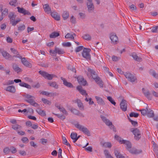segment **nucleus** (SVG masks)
Masks as SVG:
<instances>
[{"instance_id": "nucleus-51", "label": "nucleus", "mask_w": 158, "mask_h": 158, "mask_svg": "<svg viewBox=\"0 0 158 158\" xmlns=\"http://www.w3.org/2000/svg\"><path fill=\"white\" fill-rule=\"evenodd\" d=\"M21 21V19H18L16 20H14L12 22H11V23L12 24V26H15L17 23H18L19 22Z\"/></svg>"}, {"instance_id": "nucleus-1", "label": "nucleus", "mask_w": 158, "mask_h": 158, "mask_svg": "<svg viewBox=\"0 0 158 158\" xmlns=\"http://www.w3.org/2000/svg\"><path fill=\"white\" fill-rule=\"evenodd\" d=\"M23 96L26 98L25 99V101L35 107H39V105L35 102L34 101L35 97L34 96L28 94H26Z\"/></svg>"}, {"instance_id": "nucleus-40", "label": "nucleus", "mask_w": 158, "mask_h": 158, "mask_svg": "<svg viewBox=\"0 0 158 158\" xmlns=\"http://www.w3.org/2000/svg\"><path fill=\"white\" fill-rule=\"evenodd\" d=\"M83 39L87 40H91L90 35L88 34H85L82 36Z\"/></svg>"}, {"instance_id": "nucleus-56", "label": "nucleus", "mask_w": 158, "mask_h": 158, "mask_svg": "<svg viewBox=\"0 0 158 158\" xmlns=\"http://www.w3.org/2000/svg\"><path fill=\"white\" fill-rule=\"evenodd\" d=\"M77 136V134L76 133L72 132L71 134V138L72 139H76Z\"/></svg>"}, {"instance_id": "nucleus-34", "label": "nucleus", "mask_w": 158, "mask_h": 158, "mask_svg": "<svg viewBox=\"0 0 158 158\" xmlns=\"http://www.w3.org/2000/svg\"><path fill=\"white\" fill-rule=\"evenodd\" d=\"M62 139L63 140V143L65 145L69 146V147L70 148L71 147V145L69 143H68L66 137L65 136L62 135Z\"/></svg>"}, {"instance_id": "nucleus-4", "label": "nucleus", "mask_w": 158, "mask_h": 158, "mask_svg": "<svg viewBox=\"0 0 158 158\" xmlns=\"http://www.w3.org/2000/svg\"><path fill=\"white\" fill-rule=\"evenodd\" d=\"M75 126L77 128L83 132L86 135L88 136H90V135L89 131L86 127L78 123L75 124Z\"/></svg>"}, {"instance_id": "nucleus-59", "label": "nucleus", "mask_w": 158, "mask_h": 158, "mask_svg": "<svg viewBox=\"0 0 158 158\" xmlns=\"http://www.w3.org/2000/svg\"><path fill=\"white\" fill-rule=\"evenodd\" d=\"M10 149L8 147L5 148L3 149V152L6 154H8L10 152Z\"/></svg>"}, {"instance_id": "nucleus-30", "label": "nucleus", "mask_w": 158, "mask_h": 158, "mask_svg": "<svg viewBox=\"0 0 158 158\" xmlns=\"http://www.w3.org/2000/svg\"><path fill=\"white\" fill-rule=\"evenodd\" d=\"M36 111L41 116H44L46 115L45 112L40 108H38Z\"/></svg>"}, {"instance_id": "nucleus-33", "label": "nucleus", "mask_w": 158, "mask_h": 158, "mask_svg": "<svg viewBox=\"0 0 158 158\" xmlns=\"http://www.w3.org/2000/svg\"><path fill=\"white\" fill-rule=\"evenodd\" d=\"M19 85L21 86L25 87L28 89H31V87L30 85L23 82L21 83H19Z\"/></svg>"}, {"instance_id": "nucleus-50", "label": "nucleus", "mask_w": 158, "mask_h": 158, "mask_svg": "<svg viewBox=\"0 0 158 158\" xmlns=\"http://www.w3.org/2000/svg\"><path fill=\"white\" fill-rule=\"evenodd\" d=\"M153 144L154 147V151L157 154V156H158V146L154 142H153Z\"/></svg>"}, {"instance_id": "nucleus-53", "label": "nucleus", "mask_w": 158, "mask_h": 158, "mask_svg": "<svg viewBox=\"0 0 158 158\" xmlns=\"http://www.w3.org/2000/svg\"><path fill=\"white\" fill-rule=\"evenodd\" d=\"M129 115L131 117H134L135 118H137L139 116V114L134 112H131L130 114Z\"/></svg>"}, {"instance_id": "nucleus-29", "label": "nucleus", "mask_w": 158, "mask_h": 158, "mask_svg": "<svg viewBox=\"0 0 158 158\" xmlns=\"http://www.w3.org/2000/svg\"><path fill=\"white\" fill-rule=\"evenodd\" d=\"M41 94L44 95H46L47 96H50H50H56V93H49L48 92L43 91H42Z\"/></svg>"}, {"instance_id": "nucleus-58", "label": "nucleus", "mask_w": 158, "mask_h": 158, "mask_svg": "<svg viewBox=\"0 0 158 158\" xmlns=\"http://www.w3.org/2000/svg\"><path fill=\"white\" fill-rule=\"evenodd\" d=\"M83 49H84V47L83 46H80L76 48L75 49V52H79L81 51Z\"/></svg>"}, {"instance_id": "nucleus-63", "label": "nucleus", "mask_w": 158, "mask_h": 158, "mask_svg": "<svg viewBox=\"0 0 158 158\" xmlns=\"http://www.w3.org/2000/svg\"><path fill=\"white\" fill-rule=\"evenodd\" d=\"M42 144L43 145H45L47 142L48 140L46 139H40Z\"/></svg>"}, {"instance_id": "nucleus-42", "label": "nucleus", "mask_w": 158, "mask_h": 158, "mask_svg": "<svg viewBox=\"0 0 158 158\" xmlns=\"http://www.w3.org/2000/svg\"><path fill=\"white\" fill-rule=\"evenodd\" d=\"M102 146L105 148H110L111 147L112 145L110 143L107 142L103 143Z\"/></svg>"}, {"instance_id": "nucleus-43", "label": "nucleus", "mask_w": 158, "mask_h": 158, "mask_svg": "<svg viewBox=\"0 0 158 158\" xmlns=\"http://www.w3.org/2000/svg\"><path fill=\"white\" fill-rule=\"evenodd\" d=\"M10 50L11 51V52H13L14 54L16 55L15 56H21L20 55L19 52L17 51V50L15 49L11 48H10Z\"/></svg>"}, {"instance_id": "nucleus-32", "label": "nucleus", "mask_w": 158, "mask_h": 158, "mask_svg": "<svg viewBox=\"0 0 158 158\" xmlns=\"http://www.w3.org/2000/svg\"><path fill=\"white\" fill-rule=\"evenodd\" d=\"M48 84L50 86L55 89H57L58 88V85L56 83L55 81L49 82L48 83Z\"/></svg>"}, {"instance_id": "nucleus-21", "label": "nucleus", "mask_w": 158, "mask_h": 158, "mask_svg": "<svg viewBox=\"0 0 158 158\" xmlns=\"http://www.w3.org/2000/svg\"><path fill=\"white\" fill-rule=\"evenodd\" d=\"M13 69L17 73L22 71V69L19 67L18 65L15 63H13L12 64Z\"/></svg>"}, {"instance_id": "nucleus-41", "label": "nucleus", "mask_w": 158, "mask_h": 158, "mask_svg": "<svg viewBox=\"0 0 158 158\" xmlns=\"http://www.w3.org/2000/svg\"><path fill=\"white\" fill-rule=\"evenodd\" d=\"M147 115L149 118H152L154 116L153 111L151 110L150 111H148Z\"/></svg>"}, {"instance_id": "nucleus-22", "label": "nucleus", "mask_w": 158, "mask_h": 158, "mask_svg": "<svg viewBox=\"0 0 158 158\" xmlns=\"http://www.w3.org/2000/svg\"><path fill=\"white\" fill-rule=\"evenodd\" d=\"M77 89L82 95H85L86 96H88V94L86 93V91L85 90L82 89L81 86L80 85L78 86L77 87Z\"/></svg>"}, {"instance_id": "nucleus-15", "label": "nucleus", "mask_w": 158, "mask_h": 158, "mask_svg": "<svg viewBox=\"0 0 158 158\" xmlns=\"http://www.w3.org/2000/svg\"><path fill=\"white\" fill-rule=\"evenodd\" d=\"M121 142V144H124L127 145V148L129 151L131 149V144L129 141L122 139Z\"/></svg>"}, {"instance_id": "nucleus-27", "label": "nucleus", "mask_w": 158, "mask_h": 158, "mask_svg": "<svg viewBox=\"0 0 158 158\" xmlns=\"http://www.w3.org/2000/svg\"><path fill=\"white\" fill-rule=\"evenodd\" d=\"M129 151L131 153L135 154H138L141 153L142 152V150H137L135 148H131Z\"/></svg>"}, {"instance_id": "nucleus-16", "label": "nucleus", "mask_w": 158, "mask_h": 158, "mask_svg": "<svg viewBox=\"0 0 158 158\" xmlns=\"http://www.w3.org/2000/svg\"><path fill=\"white\" fill-rule=\"evenodd\" d=\"M61 79L63 81V84L65 86L70 88L73 87L72 84L70 82H68L65 78H63V77H61Z\"/></svg>"}, {"instance_id": "nucleus-62", "label": "nucleus", "mask_w": 158, "mask_h": 158, "mask_svg": "<svg viewBox=\"0 0 158 158\" xmlns=\"http://www.w3.org/2000/svg\"><path fill=\"white\" fill-rule=\"evenodd\" d=\"M17 2V0H12L9 4L11 6H15V4Z\"/></svg>"}, {"instance_id": "nucleus-64", "label": "nucleus", "mask_w": 158, "mask_h": 158, "mask_svg": "<svg viewBox=\"0 0 158 158\" xmlns=\"http://www.w3.org/2000/svg\"><path fill=\"white\" fill-rule=\"evenodd\" d=\"M70 21L72 23L74 24L76 22V18L73 16H72L71 17Z\"/></svg>"}, {"instance_id": "nucleus-23", "label": "nucleus", "mask_w": 158, "mask_h": 158, "mask_svg": "<svg viewBox=\"0 0 158 158\" xmlns=\"http://www.w3.org/2000/svg\"><path fill=\"white\" fill-rule=\"evenodd\" d=\"M16 17V15L13 12H10L8 15V17L10 19V23H11L14 20Z\"/></svg>"}, {"instance_id": "nucleus-26", "label": "nucleus", "mask_w": 158, "mask_h": 158, "mask_svg": "<svg viewBox=\"0 0 158 158\" xmlns=\"http://www.w3.org/2000/svg\"><path fill=\"white\" fill-rule=\"evenodd\" d=\"M87 5L88 8V12H91L92 10H94V6L92 2H87Z\"/></svg>"}, {"instance_id": "nucleus-36", "label": "nucleus", "mask_w": 158, "mask_h": 158, "mask_svg": "<svg viewBox=\"0 0 158 158\" xmlns=\"http://www.w3.org/2000/svg\"><path fill=\"white\" fill-rule=\"evenodd\" d=\"M43 7L45 12L49 13L51 11V9L48 4H45Z\"/></svg>"}, {"instance_id": "nucleus-3", "label": "nucleus", "mask_w": 158, "mask_h": 158, "mask_svg": "<svg viewBox=\"0 0 158 158\" xmlns=\"http://www.w3.org/2000/svg\"><path fill=\"white\" fill-rule=\"evenodd\" d=\"M101 117L102 120L106 123V125L109 126L110 128L113 129L114 132H116V130L114 126L112 124V122L104 116H101Z\"/></svg>"}, {"instance_id": "nucleus-13", "label": "nucleus", "mask_w": 158, "mask_h": 158, "mask_svg": "<svg viewBox=\"0 0 158 158\" xmlns=\"http://www.w3.org/2000/svg\"><path fill=\"white\" fill-rule=\"evenodd\" d=\"M21 59V62L22 64L25 66L28 67L29 68H31L32 67L31 64L27 60H26L25 58H22V57L21 58H19Z\"/></svg>"}, {"instance_id": "nucleus-18", "label": "nucleus", "mask_w": 158, "mask_h": 158, "mask_svg": "<svg viewBox=\"0 0 158 158\" xmlns=\"http://www.w3.org/2000/svg\"><path fill=\"white\" fill-rule=\"evenodd\" d=\"M110 38L114 43H116L118 40V37L115 34L111 33L110 35Z\"/></svg>"}, {"instance_id": "nucleus-14", "label": "nucleus", "mask_w": 158, "mask_h": 158, "mask_svg": "<svg viewBox=\"0 0 158 158\" xmlns=\"http://www.w3.org/2000/svg\"><path fill=\"white\" fill-rule=\"evenodd\" d=\"M77 80L80 84H82L83 85H85L87 83L86 81L84 80L83 77L81 76H78L77 77Z\"/></svg>"}, {"instance_id": "nucleus-28", "label": "nucleus", "mask_w": 158, "mask_h": 158, "mask_svg": "<svg viewBox=\"0 0 158 158\" xmlns=\"http://www.w3.org/2000/svg\"><path fill=\"white\" fill-rule=\"evenodd\" d=\"M95 98L98 104L101 105H104L105 104V102L102 98L97 96H95Z\"/></svg>"}, {"instance_id": "nucleus-25", "label": "nucleus", "mask_w": 158, "mask_h": 158, "mask_svg": "<svg viewBox=\"0 0 158 158\" xmlns=\"http://www.w3.org/2000/svg\"><path fill=\"white\" fill-rule=\"evenodd\" d=\"M51 16L55 20L59 21L60 19V17L58 14L55 12H52L51 13Z\"/></svg>"}, {"instance_id": "nucleus-24", "label": "nucleus", "mask_w": 158, "mask_h": 158, "mask_svg": "<svg viewBox=\"0 0 158 158\" xmlns=\"http://www.w3.org/2000/svg\"><path fill=\"white\" fill-rule=\"evenodd\" d=\"M5 90L7 91L14 93L15 92V89L14 86L13 85L9 86L7 87Z\"/></svg>"}, {"instance_id": "nucleus-48", "label": "nucleus", "mask_w": 158, "mask_h": 158, "mask_svg": "<svg viewBox=\"0 0 158 158\" xmlns=\"http://www.w3.org/2000/svg\"><path fill=\"white\" fill-rule=\"evenodd\" d=\"M98 81H96V82L97 84H98L100 87L102 88L103 85V84L102 81L101 80L100 78H99V79H98Z\"/></svg>"}, {"instance_id": "nucleus-45", "label": "nucleus", "mask_w": 158, "mask_h": 158, "mask_svg": "<svg viewBox=\"0 0 158 158\" xmlns=\"http://www.w3.org/2000/svg\"><path fill=\"white\" fill-rule=\"evenodd\" d=\"M65 38L66 39L70 38L72 40H74V38L73 36V35L69 33H68L65 36Z\"/></svg>"}, {"instance_id": "nucleus-60", "label": "nucleus", "mask_w": 158, "mask_h": 158, "mask_svg": "<svg viewBox=\"0 0 158 158\" xmlns=\"http://www.w3.org/2000/svg\"><path fill=\"white\" fill-rule=\"evenodd\" d=\"M62 45L64 47H70L71 46V44L69 42H64L62 43Z\"/></svg>"}, {"instance_id": "nucleus-19", "label": "nucleus", "mask_w": 158, "mask_h": 158, "mask_svg": "<svg viewBox=\"0 0 158 158\" xmlns=\"http://www.w3.org/2000/svg\"><path fill=\"white\" fill-rule=\"evenodd\" d=\"M130 56H132L134 59L137 61L140 62L142 61V58L138 56L137 54L135 52L132 53Z\"/></svg>"}, {"instance_id": "nucleus-61", "label": "nucleus", "mask_w": 158, "mask_h": 158, "mask_svg": "<svg viewBox=\"0 0 158 158\" xmlns=\"http://www.w3.org/2000/svg\"><path fill=\"white\" fill-rule=\"evenodd\" d=\"M21 140L22 141V142L25 143H27L28 141L29 140L28 139L27 137H23L21 139Z\"/></svg>"}, {"instance_id": "nucleus-57", "label": "nucleus", "mask_w": 158, "mask_h": 158, "mask_svg": "<svg viewBox=\"0 0 158 158\" xmlns=\"http://www.w3.org/2000/svg\"><path fill=\"white\" fill-rule=\"evenodd\" d=\"M104 153L106 158H107V157L108 158L110 157V156H111V155L110 154L109 151L107 150H105L104 151Z\"/></svg>"}, {"instance_id": "nucleus-20", "label": "nucleus", "mask_w": 158, "mask_h": 158, "mask_svg": "<svg viewBox=\"0 0 158 158\" xmlns=\"http://www.w3.org/2000/svg\"><path fill=\"white\" fill-rule=\"evenodd\" d=\"M142 91L143 94L148 99L150 100H151L152 97L148 90H146L144 88H143Z\"/></svg>"}, {"instance_id": "nucleus-39", "label": "nucleus", "mask_w": 158, "mask_h": 158, "mask_svg": "<svg viewBox=\"0 0 158 158\" xmlns=\"http://www.w3.org/2000/svg\"><path fill=\"white\" fill-rule=\"evenodd\" d=\"M148 106L147 105V106L146 107V110L143 109L141 110H140V111H141V114L143 116H145L147 114V113L148 111Z\"/></svg>"}, {"instance_id": "nucleus-17", "label": "nucleus", "mask_w": 158, "mask_h": 158, "mask_svg": "<svg viewBox=\"0 0 158 158\" xmlns=\"http://www.w3.org/2000/svg\"><path fill=\"white\" fill-rule=\"evenodd\" d=\"M114 153L117 158H125L124 156L120 153L118 149L117 148L114 149Z\"/></svg>"}, {"instance_id": "nucleus-11", "label": "nucleus", "mask_w": 158, "mask_h": 158, "mask_svg": "<svg viewBox=\"0 0 158 158\" xmlns=\"http://www.w3.org/2000/svg\"><path fill=\"white\" fill-rule=\"evenodd\" d=\"M120 108L123 111H125L127 110V104L126 100L123 99L120 104Z\"/></svg>"}, {"instance_id": "nucleus-38", "label": "nucleus", "mask_w": 158, "mask_h": 158, "mask_svg": "<svg viewBox=\"0 0 158 158\" xmlns=\"http://www.w3.org/2000/svg\"><path fill=\"white\" fill-rule=\"evenodd\" d=\"M55 51H56V53H58L59 54H63L64 52V51L62 49H60L56 47H55Z\"/></svg>"}, {"instance_id": "nucleus-35", "label": "nucleus", "mask_w": 158, "mask_h": 158, "mask_svg": "<svg viewBox=\"0 0 158 158\" xmlns=\"http://www.w3.org/2000/svg\"><path fill=\"white\" fill-rule=\"evenodd\" d=\"M60 34L59 32H54L51 33L50 35V37L51 38H55L58 36Z\"/></svg>"}, {"instance_id": "nucleus-55", "label": "nucleus", "mask_w": 158, "mask_h": 158, "mask_svg": "<svg viewBox=\"0 0 158 158\" xmlns=\"http://www.w3.org/2000/svg\"><path fill=\"white\" fill-rule=\"evenodd\" d=\"M151 73L153 77L158 79V74L156 73L154 71H152L151 72Z\"/></svg>"}, {"instance_id": "nucleus-46", "label": "nucleus", "mask_w": 158, "mask_h": 158, "mask_svg": "<svg viewBox=\"0 0 158 158\" xmlns=\"http://www.w3.org/2000/svg\"><path fill=\"white\" fill-rule=\"evenodd\" d=\"M107 99L111 103L115 106L116 105V102L114 99H113L110 96L107 97Z\"/></svg>"}, {"instance_id": "nucleus-47", "label": "nucleus", "mask_w": 158, "mask_h": 158, "mask_svg": "<svg viewBox=\"0 0 158 158\" xmlns=\"http://www.w3.org/2000/svg\"><path fill=\"white\" fill-rule=\"evenodd\" d=\"M151 31L153 33L158 32V26L152 27H151Z\"/></svg>"}, {"instance_id": "nucleus-49", "label": "nucleus", "mask_w": 158, "mask_h": 158, "mask_svg": "<svg viewBox=\"0 0 158 158\" xmlns=\"http://www.w3.org/2000/svg\"><path fill=\"white\" fill-rule=\"evenodd\" d=\"M129 120L131 123L132 125L134 127H137L138 126V123L136 121H134L131 120L130 118L128 117Z\"/></svg>"}, {"instance_id": "nucleus-2", "label": "nucleus", "mask_w": 158, "mask_h": 158, "mask_svg": "<svg viewBox=\"0 0 158 158\" xmlns=\"http://www.w3.org/2000/svg\"><path fill=\"white\" fill-rule=\"evenodd\" d=\"M0 52L2 54L3 56L6 60H14L15 57L21 58L22 56H12L6 51H4L2 48L0 49Z\"/></svg>"}, {"instance_id": "nucleus-37", "label": "nucleus", "mask_w": 158, "mask_h": 158, "mask_svg": "<svg viewBox=\"0 0 158 158\" xmlns=\"http://www.w3.org/2000/svg\"><path fill=\"white\" fill-rule=\"evenodd\" d=\"M76 102H77L78 106L80 109H81L83 108V103L81 102L80 100L77 99L76 101Z\"/></svg>"}, {"instance_id": "nucleus-8", "label": "nucleus", "mask_w": 158, "mask_h": 158, "mask_svg": "<svg viewBox=\"0 0 158 158\" xmlns=\"http://www.w3.org/2000/svg\"><path fill=\"white\" fill-rule=\"evenodd\" d=\"M88 71L91 75L92 78L95 80V81H98V79H99L100 78L98 76L96 72L93 69L89 68L88 69Z\"/></svg>"}, {"instance_id": "nucleus-52", "label": "nucleus", "mask_w": 158, "mask_h": 158, "mask_svg": "<svg viewBox=\"0 0 158 158\" xmlns=\"http://www.w3.org/2000/svg\"><path fill=\"white\" fill-rule=\"evenodd\" d=\"M21 127V126L18 124H15L12 125V128L15 130H17Z\"/></svg>"}, {"instance_id": "nucleus-44", "label": "nucleus", "mask_w": 158, "mask_h": 158, "mask_svg": "<svg viewBox=\"0 0 158 158\" xmlns=\"http://www.w3.org/2000/svg\"><path fill=\"white\" fill-rule=\"evenodd\" d=\"M42 101L44 103L48 104L49 105H50L51 104V101L44 98H42Z\"/></svg>"}, {"instance_id": "nucleus-12", "label": "nucleus", "mask_w": 158, "mask_h": 158, "mask_svg": "<svg viewBox=\"0 0 158 158\" xmlns=\"http://www.w3.org/2000/svg\"><path fill=\"white\" fill-rule=\"evenodd\" d=\"M17 9H18V11L20 13L23 14L24 15H31V13L25 9H24L23 7H17Z\"/></svg>"}, {"instance_id": "nucleus-5", "label": "nucleus", "mask_w": 158, "mask_h": 158, "mask_svg": "<svg viewBox=\"0 0 158 158\" xmlns=\"http://www.w3.org/2000/svg\"><path fill=\"white\" fill-rule=\"evenodd\" d=\"M39 73L44 78L48 80H52L53 77H57V76L54 74H50L45 71H40Z\"/></svg>"}, {"instance_id": "nucleus-54", "label": "nucleus", "mask_w": 158, "mask_h": 158, "mask_svg": "<svg viewBox=\"0 0 158 158\" xmlns=\"http://www.w3.org/2000/svg\"><path fill=\"white\" fill-rule=\"evenodd\" d=\"M25 28V26L23 24L18 27V30L19 31H22L24 30Z\"/></svg>"}, {"instance_id": "nucleus-31", "label": "nucleus", "mask_w": 158, "mask_h": 158, "mask_svg": "<svg viewBox=\"0 0 158 158\" xmlns=\"http://www.w3.org/2000/svg\"><path fill=\"white\" fill-rule=\"evenodd\" d=\"M64 20L67 19L69 16V12L66 11H64L62 15Z\"/></svg>"}, {"instance_id": "nucleus-9", "label": "nucleus", "mask_w": 158, "mask_h": 158, "mask_svg": "<svg viewBox=\"0 0 158 158\" xmlns=\"http://www.w3.org/2000/svg\"><path fill=\"white\" fill-rule=\"evenodd\" d=\"M69 107L70 108H69V110L73 114L83 117H84L83 114L80 113L78 110L73 108L71 107L70 106Z\"/></svg>"}, {"instance_id": "nucleus-7", "label": "nucleus", "mask_w": 158, "mask_h": 158, "mask_svg": "<svg viewBox=\"0 0 158 158\" xmlns=\"http://www.w3.org/2000/svg\"><path fill=\"white\" fill-rule=\"evenodd\" d=\"M131 131L135 135L134 138L136 140H139L141 137L140 131L137 128H131Z\"/></svg>"}, {"instance_id": "nucleus-10", "label": "nucleus", "mask_w": 158, "mask_h": 158, "mask_svg": "<svg viewBox=\"0 0 158 158\" xmlns=\"http://www.w3.org/2000/svg\"><path fill=\"white\" fill-rule=\"evenodd\" d=\"M124 76L126 78L131 82H134L136 79V78L130 73H126L124 74Z\"/></svg>"}, {"instance_id": "nucleus-6", "label": "nucleus", "mask_w": 158, "mask_h": 158, "mask_svg": "<svg viewBox=\"0 0 158 158\" xmlns=\"http://www.w3.org/2000/svg\"><path fill=\"white\" fill-rule=\"evenodd\" d=\"M90 51L91 49L89 48H84L82 53L83 57L87 60H90L91 56L89 54V52Z\"/></svg>"}]
</instances>
